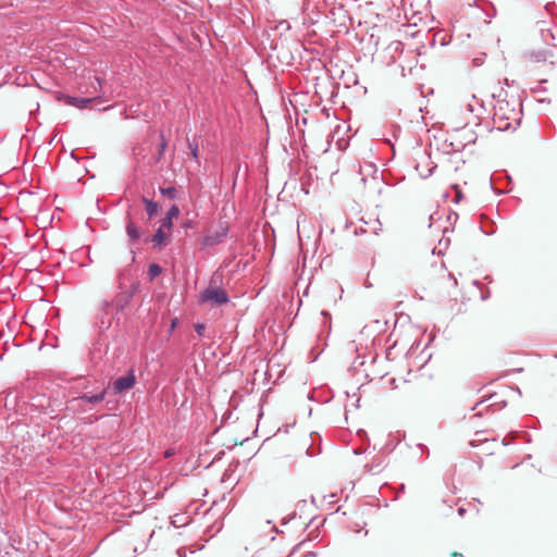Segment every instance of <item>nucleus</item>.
I'll use <instances>...</instances> for the list:
<instances>
[{"label": "nucleus", "mask_w": 557, "mask_h": 557, "mask_svg": "<svg viewBox=\"0 0 557 557\" xmlns=\"http://www.w3.org/2000/svg\"><path fill=\"white\" fill-rule=\"evenodd\" d=\"M428 275L430 281L440 289H449L457 286V280L446 269L443 262H438L433 265Z\"/></svg>", "instance_id": "1"}, {"label": "nucleus", "mask_w": 557, "mask_h": 557, "mask_svg": "<svg viewBox=\"0 0 557 557\" xmlns=\"http://www.w3.org/2000/svg\"><path fill=\"white\" fill-rule=\"evenodd\" d=\"M201 300L213 305H223L228 301L227 294L219 287H208L201 294Z\"/></svg>", "instance_id": "2"}, {"label": "nucleus", "mask_w": 557, "mask_h": 557, "mask_svg": "<svg viewBox=\"0 0 557 557\" xmlns=\"http://www.w3.org/2000/svg\"><path fill=\"white\" fill-rule=\"evenodd\" d=\"M136 382V377L133 371H131L126 376L119 377L113 383V389L116 394L123 393L125 391L131 389Z\"/></svg>", "instance_id": "3"}, {"label": "nucleus", "mask_w": 557, "mask_h": 557, "mask_svg": "<svg viewBox=\"0 0 557 557\" xmlns=\"http://www.w3.org/2000/svg\"><path fill=\"white\" fill-rule=\"evenodd\" d=\"M170 234L171 231H168L166 227L161 225L153 235L152 242L156 246L166 245L169 243Z\"/></svg>", "instance_id": "4"}, {"label": "nucleus", "mask_w": 557, "mask_h": 557, "mask_svg": "<svg viewBox=\"0 0 557 557\" xmlns=\"http://www.w3.org/2000/svg\"><path fill=\"white\" fill-rule=\"evenodd\" d=\"M180 215V209L177 206L173 205L170 210L168 211L166 215L162 220L161 225L163 227H166L168 231H171L173 226V220L177 219Z\"/></svg>", "instance_id": "5"}, {"label": "nucleus", "mask_w": 557, "mask_h": 557, "mask_svg": "<svg viewBox=\"0 0 557 557\" xmlns=\"http://www.w3.org/2000/svg\"><path fill=\"white\" fill-rule=\"evenodd\" d=\"M106 394H107V389H102L100 393L90 395V396L85 394L78 398L72 399V404L75 405L76 403H79V401H88L91 404H97L104 399Z\"/></svg>", "instance_id": "6"}, {"label": "nucleus", "mask_w": 557, "mask_h": 557, "mask_svg": "<svg viewBox=\"0 0 557 557\" xmlns=\"http://www.w3.org/2000/svg\"><path fill=\"white\" fill-rule=\"evenodd\" d=\"M225 236V231L222 230L221 232H216L215 234H208L203 237L201 245L203 247L208 246H214L219 244L222 239V237Z\"/></svg>", "instance_id": "7"}, {"label": "nucleus", "mask_w": 557, "mask_h": 557, "mask_svg": "<svg viewBox=\"0 0 557 557\" xmlns=\"http://www.w3.org/2000/svg\"><path fill=\"white\" fill-rule=\"evenodd\" d=\"M126 233L127 235L129 236V238L132 240H137L140 238V231L139 228L136 226V224L132 221H129L126 225Z\"/></svg>", "instance_id": "8"}, {"label": "nucleus", "mask_w": 557, "mask_h": 557, "mask_svg": "<svg viewBox=\"0 0 557 557\" xmlns=\"http://www.w3.org/2000/svg\"><path fill=\"white\" fill-rule=\"evenodd\" d=\"M143 202L146 206V210H147L149 218H152L153 215H156L158 213L159 206L157 202L149 200L147 198H143Z\"/></svg>", "instance_id": "9"}, {"label": "nucleus", "mask_w": 557, "mask_h": 557, "mask_svg": "<svg viewBox=\"0 0 557 557\" xmlns=\"http://www.w3.org/2000/svg\"><path fill=\"white\" fill-rule=\"evenodd\" d=\"M188 147L190 149V156L191 158L199 163V150H198V144L197 143H188Z\"/></svg>", "instance_id": "10"}, {"label": "nucleus", "mask_w": 557, "mask_h": 557, "mask_svg": "<svg viewBox=\"0 0 557 557\" xmlns=\"http://www.w3.org/2000/svg\"><path fill=\"white\" fill-rule=\"evenodd\" d=\"M160 193L171 199H174L176 196V189L174 187L160 188Z\"/></svg>", "instance_id": "11"}, {"label": "nucleus", "mask_w": 557, "mask_h": 557, "mask_svg": "<svg viewBox=\"0 0 557 557\" xmlns=\"http://www.w3.org/2000/svg\"><path fill=\"white\" fill-rule=\"evenodd\" d=\"M160 273H161V268L158 264H156V263L150 264V267H149V274H150L151 277H156Z\"/></svg>", "instance_id": "12"}, {"label": "nucleus", "mask_w": 557, "mask_h": 557, "mask_svg": "<svg viewBox=\"0 0 557 557\" xmlns=\"http://www.w3.org/2000/svg\"><path fill=\"white\" fill-rule=\"evenodd\" d=\"M160 137H161V141H160V145H159V157H158L159 159L162 157V154H163V152H164V150L166 148V140H165L164 135L162 133H161Z\"/></svg>", "instance_id": "13"}, {"label": "nucleus", "mask_w": 557, "mask_h": 557, "mask_svg": "<svg viewBox=\"0 0 557 557\" xmlns=\"http://www.w3.org/2000/svg\"><path fill=\"white\" fill-rule=\"evenodd\" d=\"M91 101V99H75V104L78 107V108H85L87 103H89Z\"/></svg>", "instance_id": "14"}, {"label": "nucleus", "mask_w": 557, "mask_h": 557, "mask_svg": "<svg viewBox=\"0 0 557 557\" xmlns=\"http://www.w3.org/2000/svg\"><path fill=\"white\" fill-rule=\"evenodd\" d=\"M195 329H196V332L198 333L199 336L203 335V331H205V325L203 324L198 323V324H196Z\"/></svg>", "instance_id": "15"}, {"label": "nucleus", "mask_w": 557, "mask_h": 557, "mask_svg": "<svg viewBox=\"0 0 557 557\" xmlns=\"http://www.w3.org/2000/svg\"><path fill=\"white\" fill-rule=\"evenodd\" d=\"M454 188L456 190V202H459L462 196L461 190L458 185H455Z\"/></svg>", "instance_id": "16"}, {"label": "nucleus", "mask_w": 557, "mask_h": 557, "mask_svg": "<svg viewBox=\"0 0 557 557\" xmlns=\"http://www.w3.org/2000/svg\"><path fill=\"white\" fill-rule=\"evenodd\" d=\"M193 226H194V225H193V221H191V220H187V221H185V222L183 223V227H186V228H187V227H193Z\"/></svg>", "instance_id": "17"}]
</instances>
